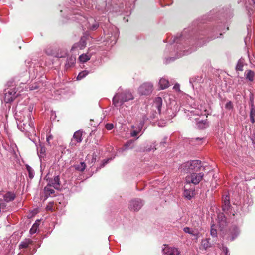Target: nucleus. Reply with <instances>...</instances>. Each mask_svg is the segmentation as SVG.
Masks as SVG:
<instances>
[{"instance_id": "40", "label": "nucleus", "mask_w": 255, "mask_h": 255, "mask_svg": "<svg viewBox=\"0 0 255 255\" xmlns=\"http://www.w3.org/2000/svg\"><path fill=\"white\" fill-rule=\"evenodd\" d=\"M166 143V141H162L160 143V145H162L163 146H164V144Z\"/></svg>"}, {"instance_id": "31", "label": "nucleus", "mask_w": 255, "mask_h": 255, "mask_svg": "<svg viewBox=\"0 0 255 255\" xmlns=\"http://www.w3.org/2000/svg\"><path fill=\"white\" fill-rule=\"evenodd\" d=\"M210 233H211V236L213 237L217 236V230L213 228V226H212L211 227Z\"/></svg>"}, {"instance_id": "5", "label": "nucleus", "mask_w": 255, "mask_h": 255, "mask_svg": "<svg viewBox=\"0 0 255 255\" xmlns=\"http://www.w3.org/2000/svg\"><path fill=\"white\" fill-rule=\"evenodd\" d=\"M153 90V85L149 82H145L140 86L138 92L142 95H149Z\"/></svg>"}, {"instance_id": "11", "label": "nucleus", "mask_w": 255, "mask_h": 255, "mask_svg": "<svg viewBox=\"0 0 255 255\" xmlns=\"http://www.w3.org/2000/svg\"><path fill=\"white\" fill-rule=\"evenodd\" d=\"M223 205H222V208L223 211L228 210L230 206V197L228 195L224 196L222 198Z\"/></svg>"}, {"instance_id": "26", "label": "nucleus", "mask_w": 255, "mask_h": 255, "mask_svg": "<svg viewBox=\"0 0 255 255\" xmlns=\"http://www.w3.org/2000/svg\"><path fill=\"white\" fill-rule=\"evenodd\" d=\"M26 169L28 172L29 177L31 179L34 177V171L32 168L28 165H26Z\"/></svg>"}, {"instance_id": "27", "label": "nucleus", "mask_w": 255, "mask_h": 255, "mask_svg": "<svg viewBox=\"0 0 255 255\" xmlns=\"http://www.w3.org/2000/svg\"><path fill=\"white\" fill-rule=\"evenodd\" d=\"M45 153V148L44 147H40L38 149V153L40 158L44 157Z\"/></svg>"}, {"instance_id": "10", "label": "nucleus", "mask_w": 255, "mask_h": 255, "mask_svg": "<svg viewBox=\"0 0 255 255\" xmlns=\"http://www.w3.org/2000/svg\"><path fill=\"white\" fill-rule=\"evenodd\" d=\"M162 105V99L161 97H158L155 98L154 101L153 107H155L160 114L161 112V107Z\"/></svg>"}, {"instance_id": "13", "label": "nucleus", "mask_w": 255, "mask_h": 255, "mask_svg": "<svg viewBox=\"0 0 255 255\" xmlns=\"http://www.w3.org/2000/svg\"><path fill=\"white\" fill-rule=\"evenodd\" d=\"M15 198V195L14 193L8 192L4 196V201L8 202L13 201Z\"/></svg>"}, {"instance_id": "25", "label": "nucleus", "mask_w": 255, "mask_h": 255, "mask_svg": "<svg viewBox=\"0 0 255 255\" xmlns=\"http://www.w3.org/2000/svg\"><path fill=\"white\" fill-rule=\"evenodd\" d=\"M90 58V57L87 54H82L79 57V60L83 63L88 61Z\"/></svg>"}, {"instance_id": "29", "label": "nucleus", "mask_w": 255, "mask_h": 255, "mask_svg": "<svg viewBox=\"0 0 255 255\" xmlns=\"http://www.w3.org/2000/svg\"><path fill=\"white\" fill-rule=\"evenodd\" d=\"M86 43L84 39L83 38L81 39V40L79 42V44H78V47L80 48V49H82L86 46Z\"/></svg>"}, {"instance_id": "3", "label": "nucleus", "mask_w": 255, "mask_h": 255, "mask_svg": "<svg viewBox=\"0 0 255 255\" xmlns=\"http://www.w3.org/2000/svg\"><path fill=\"white\" fill-rule=\"evenodd\" d=\"M203 176L204 174L202 172L199 173H197V172L192 173L186 177V182L188 184L192 183L197 185L203 179Z\"/></svg>"}, {"instance_id": "38", "label": "nucleus", "mask_w": 255, "mask_h": 255, "mask_svg": "<svg viewBox=\"0 0 255 255\" xmlns=\"http://www.w3.org/2000/svg\"><path fill=\"white\" fill-rule=\"evenodd\" d=\"M53 138V136L52 135H49L47 137V139H46V140H47V142L48 143V144H49V141L50 140L52 139Z\"/></svg>"}, {"instance_id": "18", "label": "nucleus", "mask_w": 255, "mask_h": 255, "mask_svg": "<svg viewBox=\"0 0 255 255\" xmlns=\"http://www.w3.org/2000/svg\"><path fill=\"white\" fill-rule=\"evenodd\" d=\"M159 84L162 89L168 88L169 85L168 81L164 78H161L159 81Z\"/></svg>"}, {"instance_id": "19", "label": "nucleus", "mask_w": 255, "mask_h": 255, "mask_svg": "<svg viewBox=\"0 0 255 255\" xmlns=\"http://www.w3.org/2000/svg\"><path fill=\"white\" fill-rule=\"evenodd\" d=\"M76 62V58L72 56L69 57L67 59V63L65 64V67L68 68L73 65Z\"/></svg>"}, {"instance_id": "39", "label": "nucleus", "mask_w": 255, "mask_h": 255, "mask_svg": "<svg viewBox=\"0 0 255 255\" xmlns=\"http://www.w3.org/2000/svg\"><path fill=\"white\" fill-rule=\"evenodd\" d=\"M179 88V85H174L173 88L175 89H177Z\"/></svg>"}, {"instance_id": "33", "label": "nucleus", "mask_w": 255, "mask_h": 255, "mask_svg": "<svg viewBox=\"0 0 255 255\" xmlns=\"http://www.w3.org/2000/svg\"><path fill=\"white\" fill-rule=\"evenodd\" d=\"M45 53L48 55H52L54 53L53 50L50 48H47Z\"/></svg>"}, {"instance_id": "16", "label": "nucleus", "mask_w": 255, "mask_h": 255, "mask_svg": "<svg viewBox=\"0 0 255 255\" xmlns=\"http://www.w3.org/2000/svg\"><path fill=\"white\" fill-rule=\"evenodd\" d=\"M255 115V109L254 107V105L253 102L251 103V108H250V117L251 122L253 124L255 123V119L254 117Z\"/></svg>"}, {"instance_id": "4", "label": "nucleus", "mask_w": 255, "mask_h": 255, "mask_svg": "<svg viewBox=\"0 0 255 255\" xmlns=\"http://www.w3.org/2000/svg\"><path fill=\"white\" fill-rule=\"evenodd\" d=\"M18 96L15 88H7L5 90L4 101L6 103L13 101Z\"/></svg>"}, {"instance_id": "12", "label": "nucleus", "mask_w": 255, "mask_h": 255, "mask_svg": "<svg viewBox=\"0 0 255 255\" xmlns=\"http://www.w3.org/2000/svg\"><path fill=\"white\" fill-rule=\"evenodd\" d=\"M255 75V72L251 70H247L245 72L246 78L251 82L254 81Z\"/></svg>"}, {"instance_id": "37", "label": "nucleus", "mask_w": 255, "mask_h": 255, "mask_svg": "<svg viewBox=\"0 0 255 255\" xmlns=\"http://www.w3.org/2000/svg\"><path fill=\"white\" fill-rule=\"evenodd\" d=\"M251 139H252L253 144H255V133H253Z\"/></svg>"}, {"instance_id": "30", "label": "nucleus", "mask_w": 255, "mask_h": 255, "mask_svg": "<svg viewBox=\"0 0 255 255\" xmlns=\"http://www.w3.org/2000/svg\"><path fill=\"white\" fill-rule=\"evenodd\" d=\"M50 187L51 186H49V185H48V184L45 187V190L47 193H48L49 195L52 194L54 193V192H55V191L54 189L50 188Z\"/></svg>"}, {"instance_id": "14", "label": "nucleus", "mask_w": 255, "mask_h": 255, "mask_svg": "<svg viewBox=\"0 0 255 255\" xmlns=\"http://www.w3.org/2000/svg\"><path fill=\"white\" fill-rule=\"evenodd\" d=\"M33 243V241L30 239H26L23 242H22L19 245V249L26 248L29 245H32Z\"/></svg>"}, {"instance_id": "6", "label": "nucleus", "mask_w": 255, "mask_h": 255, "mask_svg": "<svg viewBox=\"0 0 255 255\" xmlns=\"http://www.w3.org/2000/svg\"><path fill=\"white\" fill-rule=\"evenodd\" d=\"M165 247L162 249L163 255H180V252L175 247H169L164 245Z\"/></svg>"}, {"instance_id": "28", "label": "nucleus", "mask_w": 255, "mask_h": 255, "mask_svg": "<svg viewBox=\"0 0 255 255\" xmlns=\"http://www.w3.org/2000/svg\"><path fill=\"white\" fill-rule=\"evenodd\" d=\"M243 62L241 60H239L236 66V71H242L243 70Z\"/></svg>"}, {"instance_id": "8", "label": "nucleus", "mask_w": 255, "mask_h": 255, "mask_svg": "<svg viewBox=\"0 0 255 255\" xmlns=\"http://www.w3.org/2000/svg\"><path fill=\"white\" fill-rule=\"evenodd\" d=\"M82 131L78 130L76 131L73 136L71 141V144L76 145V143H80L82 140Z\"/></svg>"}, {"instance_id": "41", "label": "nucleus", "mask_w": 255, "mask_h": 255, "mask_svg": "<svg viewBox=\"0 0 255 255\" xmlns=\"http://www.w3.org/2000/svg\"><path fill=\"white\" fill-rule=\"evenodd\" d=\"M107 163V161H105V162L103 163V164H102V166H104L105 165V164H106Z\"/></svg>"}, {"instance_id": "21", "label": "nucleus", "mask_w": 255, "mask_h": 255, "mask_svg": "<svg viewBox=\"0 0 255 255\" xmlns=\"http://www.w3.org/2000/svg\"><path fill=\"white\" fill-rule=\"evenodd\" d=\"M143 125V123H140V125L138 127L137 130L131 131V133H130L131 136L132 137L136 136L139 134V133L141 131Z\"/></svg>"}, {"instance_id": "2", "label": "nucleus", "mask_w": 255, "mask_h": 255, "mask_svg": "<svg viewBox=\"0 0 255 255\" xmlns=\"http://www.w3.org/2000/svg\"><path fill=\"white\" fill-rule=\"evenodd\" d=\"M134 97L132 93L129 91H124L117 93L113 98V104L115 106H118L119 103L123 104L125 102L133 100Z\"/></svg>"}, {"instance_id": "22", "label": "nucleus", "mask_w": 255, "mask_h": 255, "mask_svg": "<svg viewBox=\"0 0 255 255\" xmlns=\"http://www.w3.org/2000/svg\"><path fill=\"white\" fill-rule=\"evenodd\" d=\"M89 72L87 70H84L80 72L77 76V79L78 80H80L83 78L85 77L87 75H88Z\"/></svg>"}, {"instance_id": "43", "label": "nucleus", "mask_w": 255, "mask_h": 255, "mask_svg": "<svg viewBox=\"0 0 255 255\" xmlns=\"http://www.w3.org/2000/svg\"><path fill=\"white\" fill-rule=\"evenodd\" d=\"M220 216H221V217H222L223 216V214H221Z\"/></svg>"}, {"instance_id": "7", "label": "nucleus", "mask_w": 255, "mask_h": 255, "mask_svg": "<svg viewBox=\"0 0 255 255\" xmlns=\"http://www.w3.org/2000/svg\"><path fill=\"white\" fill-rule=\"evenodd\" d=\"M142 203L140 199L131 200L129 208L131 210L138 211L142 207Z\"/></svg>"}, {"instance_id": "35", "label": "nucleus", "mask_w": 255, "mask_h": 255, "mask_svg": "<svg viewBox=\"0 0 255 255\" xmlns=\"http://www.w3.org/2000/svg\"><path fill=\"white\" fill-rule=\"evenodd\" d=\"M225 107H226V108L228 109H230L232 108L233 106H232V102L231 101L227 102L225 105Z\"/></svg>"}, {"instance_id": "9", "label": "nucleus", "mask_w": 255, "mask_h": 255, "mask_svg": "<svg viewBox=\"0 0 255 255\" xmlns=\"http://www.w3.org/2000/svg\"><path fill=\"white\" fill-rule=\"evenodd\" d=\"M48 184L49 186H52L55 189H58L60 186V178L59 176H55L53 179L49 180Z\"/></svg>"}, {"instance_id": "20", "label": "nucleus", "mask_w": 255, "mask_h": 255, "mask_svg": "<svg viewBox=\"0 0 255 255\" xmlns=\"http://www.w3.org/2000/svg\"><path fill=\"white\" fill-rule=\"evenodd\" d=\"M74 167L76 170L83 172L85 170L86 165L84 162H81L79 164L75 165Z\"/></svg>"}, {"instance_id": "1", "label": "nucleus", "mask_w": 255, "mask_h": 255, "mask_svg": "<svg viewBox=\"0 0 255 255\" xmlns=\"http://www.w3.org/2000/svg\"><path fill=\"white\" fill-rule=\"evenodd\" d=\"M201 161L198 160L188 161L183 163L180 167L181 172L184 173H196L201 168Z\"/></svg>"}, {"instance_id": "34", "label": "nucleus", "mask_w": 255, "mask_h": 255, "mask_svg": "<svg viewBox=\"0 0 255 255\" xmlns=\"http://www.w3.org/2000/svg\"><path fill=\"white\" fill-rule=\"evenodd\" d=\"M6 205L5 203L2 200H0V209H4Z\"/></svg>"}, {"instance_id": "36", "label": "nucleus", "mask_w": 255, "mask_h": 255, "mask_svg": "<svg viewBox=\"0 0 255 255\" xmlns=\"http://www.w3.org/2000/svg\"><path fill=\"white\" fill-rule=\"evenodd\" d=\"M98 27H99L98 24H97V23H95V24H94L92 25V26L90 27V29L91 30H96Z\"/></svg>"}, {"instance_id": "15", "label": "nucleus", "mask_w": 255, "mask_h": 255, "mask_svg": "<svg viewBox=\"0 0 255 255\" xmlns=\"http://www.w3.org/2000/svg\"><path fill=\"white\" fill-rule=\"evenodd\" d=\"M194 194V189H187L186 188L185 189L184 192V196L188 199V200H190L192 197L193 196Z\"/></svg>"}, {"instance_id": "17", "label": "nucleus", "mask_w": 255, "mask_h": 255, "mask_svg": "<svg viewBox=\"0 0 255 255\" xmlns=\"http://www.w3.org/2000/svg\"><path fill=\"white\" fill-rule=\"evenodd\" d=\"M183 231L185 233H188L189 234H191V235L195 236L196 239H198V238H199V233H195L193 230L191 229L189 227H186L184 228Z\"/></svg>"}, {"instance_id": "23", "label": "nucleus", "mask_w": 255, "mask_h": 255, "mask_svg": "<svg viewBox=\"0 0 255 255\" xmlns=\"http://www.w3.org/2000/svg\"><path fill=\"white\" fill-rule=\"evenodd\" d=\"M209 247H210V245H209V239H203L202 240V243H201V248L204 250H206Z\"/></svg>"}, {"instance_id": "24", "label": "nucleus", "mask_w": 255, "mask_h": 255, "mask_svg": "<svg viewBox=\"0 0 255 255\" xmlns=\"http://www.w3.org/2000/svg\"><path fill=\"white\" fill-rule=\"evenodd\" d=\"M39 223L38 222H35L33 226H32L30 230V233L31 234H34L36 232L37 230L39 227Z\"/></svg>"}, {"instance_id": "32", "label": "nucleus", "mask_w": 255, "mask_h": 255, "mask_svg": "<svg viewBox=\"0 0 255 255\" xmlns=\"http://www.w3.org/2000/svg\"><path fill=\"white\" fill-rule=\"evenodd\" d=\"M113 127V124L111 123H108L105 125V128L108 130L112 129Z\"/></svg>"}, {"instance_id": "42", "label": "nucleus", "mask_w": 255, "mask_h": 255, "mask_svg": "<svg viewBox=\"0 0 255 255\" xmlns=\"http://www.w3.org/2000/svg\"><path fill=\"white\" fill-rule=\"evenodd\" d=\"M196 139L197 140H201V138H197Z\"/></svg>"}]
</instances>
